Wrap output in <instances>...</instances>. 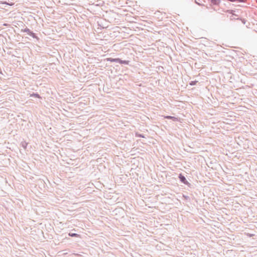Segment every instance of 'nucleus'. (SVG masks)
Segmentation results:
<instances>
[{"label":"nucleus","instance_id":"obj_1","mask_svg":"<svg viewBox=\"0 0 257 257\" xmlns=\"http://www.w3.org/2000/svg\"><path fill=\"white\" fill-rule=\"evenodd\" d=\"M106 60L107 61H109V62H118L120 64H126V65H127L129 64V61H126V60H121V59H119V58H107L106 59Z\"/></svg>","mask_w":257,"mask_h":257},{"label":"nucleus","instance_id":"obj_10","mask_svg":"<svg viewBox=\"0 0 257 257\" xmlns=\"http://www.w3.org/2000/svg\"><path fill=\"white\" fill-rule=\"evenodd\" d=\"M196 3L198 5H200L199 3H198L197 2H196Z\"/></svg>","mask_w":257,"mask_h":257},{"label":"nucleus","instance_id":"obj_9","mask_svg":"<svg viewBox=\"0 0 257 257\" xmlns=\"http://www.w3.org/2000/svg\"><path fill=\"white\" fill-rule=\"evenodd\" d=\"M193 84H194V82H192L191 83V85H193Z\"/></svg>","mask_w":257,"mask_h":257},{"label":"nucleus","instance_id":"obj_3","mask_svg":"<svg viewBox=\"0 0 257 257\" xmlns=\"http://www.w3.org/2000/svg\"><path fill=\"white\" fill-rule=\"evenodd\" d=\"M211 3L213 5H219L220 3V0H211Z\"/></svg>","mask_w":257,"mask_h":257},{"label":"nucleus","instance_id":"obj_4","mask_svg":"<svg viewBox=\"0 0 257 257\" xmlns=\"http://www.w3.org/2000/svg\"><path fill=\"white\" fill-rule=\"evenodd\" d=\"M165 118H168V119H172L174 121L178 120V118L177 117H175L171 116H167L165 117Z\"/></svg>","mask_w":257,"mask_h":257},{"label":"nucleus","instance_id":"obj_7","mask_svg":"<svg viewBox=\"0 0 257 257\" xmlns=\"http://www.w3.org/2000/svg\"><path fill=\"white\" fill-rule=\"evenodd\" d=\"M237 1L240 3H245L247 0H237Z\"/></svg>","mask_w":257,"mask_h":257},{"label":"nucleus","instance_id":"obj_5","mask_svg":"<svg viewBox=\"0 0 257 257\" xmlns=\"http://www.w3.org/2000/svg\"><path fill=\"white\" fill-rule=\"evenodd\" d=\"M69 235L71 237H75L77 236L78 235L77 233H69Z\"/></svg>","mask_w":257,"mask_h":257},{"label":"nucleus","instance_id":"obj_2","mask_svg":"<svg viewBox=\"0 0 257 257\" xmlns=\"http://www.w3.org/2000/svg\"><path fill=\"white\" fill-rule=\"evenodd\" d=\"M179 177L181 181L183 183L187 184V185L189 184V183L186 180L185 177L184 176H183L181 174L179 175Z\"/></svg>","mask_w":257,"mask_h":257},{"label":"nucleus","instance_id":"obj_6","mask_svg":"<svg viewBox=\"0 0 257 257\" xmlns=\"http://www.w3.org/2000/svg\"><path fill=\"white\" fill-rule=\"evenodd\" d=\"M31 96H35V97H37V98H40V95L38 94L34 93V94H31Z\"/></svg>","mask_w":257,"mask_h":257},{"label":"nucleus","instance_id":"obj_8","mask_svg":"<svg viewBox=\"0 0 257 257\" xmlns=\"http://www.w3.org/2000/svg\"><path fill=\"white\" fill-rule=\"evenodd\" d=\"M10 6H13L14 5V4H9Z\"/></svg>","mask_w":257,"mask_h":257}]
</instances>
